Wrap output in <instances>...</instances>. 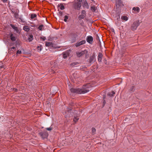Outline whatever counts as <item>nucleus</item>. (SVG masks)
Returning <instances> with one entry per match:
<instances>
[{"instance_id": "4c0bfd02", "label": "nucleus", "mask_w": 152, "mask_h": 152, "mask_svg": "<svg viewBox=\"0 0 152 152\" xmlns=\"http://www.w3.org/2000/svg\"><path fill=\"white\" fill-rule=\"evenodd\" d=\"M75 1H76L79 2L80 3H81L84 0H75Z\"/></svg>"}, {"instance_id": "7ed1b4c3", "label": "nucleus", "mask_w": 152, "mask_h": 152, "mask_svg": "<svg viewBox=\"0 0 152 152\" xmlns=\"http://www.w3.org/2000/svg\"><path fill=\"white\" fill-rule=\"evenodd\" d=\"M73 111L71 109L67 108L65 112V117L67 118L72 116L73 115Z\"/></svg>"}, {"instance_id": "c03bdc74", "label": "nucleus", "mask_w": 152, "mask_h": 152, "mask_svg": "<svg viewBox=\"0 0 152 152\" xmlns=\"http://www.w3.org/2000/svg\"><path fill=\"white\" fill-rule=\"evenodd\" d=\"M31 26L32 27H35V25H31Z\"/></svg>"}, {"instance_id": "39448f33", "label": "nucleus", "mask_w": 152, "mask_h": 152, "mask_svg": "<svg viewBox=\"0 0 152 152\" xmlns=\"http://www.w3.org/2000/svg\"><path fill=\"white\" fill-rule=\"evenodd\" d=\"M88 51L86 50H84L80 52H78L77 53V55L78 57H80L85 54H86Z\"/></svg>"}, {"instance_id": "412c9836", "label": "nucleus", "mask_w": 152, "mask_h": 152, "mask_svg": "<svg viewBox=\"0 0 152 152\" xmlns=\"http://www.w3.org/2000/svg\"><path fill=\"white\" fill-rule=\"evenodd\" d=\"M121 19L126 21L128 20V18L127 17L125 16H122L121 17Z\"/></svg>"}, {"instance_id": "0eeeda50", "label": "nucleus", "mask_w": 152, "mask_h": 152, "mask_svg": "<svg viewBox=\"0 0 152 152\" xmlns=\"http://www.w3.org/2000/svg\"><path fill=\"white\" fill-rule=\"evenodd\" d=\"M82 3L83 6L84 8L87 9L89 8V6L86 0H84Z\"/></svg>"}, {"instance_id": "49530a36", "label": "nucleus", "mask_w": 152, "mask_h": 152, "mask_svg": "<svg viewBox=\"0 0 152 152\" xmlns=\"http://www.w3.org/2000/svg\"><path fill=\"white\" fill-rule=\"evenodd\" d=\"M119 0V3H121V0Z\"/></svg>"}, {"instance_id": "2f4dec72", "label": "nucleus", "mask_w": 152, "mask_h": 152, "mask_svg": "<svg viewBox=\"0 0 152 152\" xmlns=\"http://www.w3.org/2000/svg\"><path fill=\"white\" fill-rule=\"evenodd\" d=\"M96 132V129L94 128H92V133L94 134Z\"/></svg>"}, {"instance_id": "c85d7f7f", "label": "nucleus", "mask_w": 152, "mask_h": 152, "mask_svg": "<svg viewBox=\"0 0 152 152\" xmlns=\"http://www.w3.org/2000/svg\"><path fill=\"white\" fill-rule=\"evenodd\" d=\"M133 10L138 12L139 11V9L138 7H134L133 8Z\"/></svg>"}, {"instance_id": "4be33fe9", "label": "nucleus", "mask_w": 152, "mask_h": 152, "mask_svg": "<svg viewBox=\"0 0 152 152\" xmlns=\"http://www.w3.org/2000/svg\"><path fill=\"white\" fill-rule=\"evenodd\" d=\"M79 118L77 117H76L75 116V118L73 119V121L75 122H76L79 120Z\"/></svg>"}, {"instance_id": "cd10ccee", "label": "nucleus", "mask_w": 152, "mask_h": 152, "mask_svg": "<svg viewBox=\"0 0 152 152\" xmlns=\"http://www.w3.org/2000/svg\"><path fill=\"white\" fill-rule=\"evenodd\" d=\"M10 25L11 27L15 30H16L17 29V27L11 24Z\"/></svg>"}, {"instance_id": "ea45409f", "label": "nucleus", "mask_w": 152, "mask_h": 152, "mask_svg": "<svg viewBox=\"0 0 152 152\" xmlns=\"http://www.w3.org/2000/svg\"><path fill=\"white\" fill-rule=\"evenodd\" d=\"M13 91L14 92H17L18 91V90L17 89L15 88H14L13 89Z\"/></svg>"}, {"instance_id": "dca6fc26", "label": "nucleus", "mask_w": 152, "mask_h": 152, "mask_svg": "<svg viewBox=\"0 0 152 152\" xmlns=\"http://www.w3.org/2000/svg\"><path fill=\"white\" fill-rule=\"evenodd\" d=\"M86 16L83 15L81 14L79 15L78 18L80 20H81V19H84Z\"/></svg>"}, {"instance_id": "58836bf2", "label": "nucleus", "mask_w": 152, "mask_h": 152, "mask_svg": "<svg viewBox=\"0 0 152 152\" xmlns=\"http://www.w3.org/2000/svg\"><path fill=\"white\" fill-rule=\"evenodd\" d=\"M62 12H61V11H59V15H60V16H62Z\"/></svg>"}, {"instance_id": "4468645a", "label": "nucleus", "mask_w": 152, "mask_h": 152, "mask_svg": "<svg viewBox=\"0 0 152 152\" xmlns=\"http://www.w3.org/2000/svg\"><path fill=\"white\" fill-rule=\"evenodd\" d=\"M58 6L61 10H63L65 8L64 6L62 4L58 5Z\"/></svg>"}, {"instance_id": "f03ea898", "label": "nucleus", "mask_w": 152, "mask_h": 152, "mask_svg": "<svg viewBox=\"0 0 152 152\" xmlns=\"http://www.w3.org/2000/svg\"><path fill=\"white\" fill-rule=\"evenodd\" d=\"M73 7L76 10H80V7L81 6V4L78 1H76L74 0L72 2Z\"/></svg>"}, {"instance_id": "20e7f679", "label": "nucleus", "mask_w": 152, "mask_h": 152, "mask_svg": "<svg viewBox=\"0 0 152 152\" xmlns=\"http://www.w3.org/2000/svg\"><path fill=\"white\" fill-rule=\"evenodd\" d=\"M39 134L43 139L47 138L48 135L47 132H40L39 133Z\"/></svg>"}, {"instance_id": "473e14b6", "label": "nucleus", "mask_w": 152, "mask_h": 152, "mask_svg": "<svg viewBox=\"0 0 152 152\" xmlns=\"http://www.w3.org/2000/svg\"><path fill=\"white\" fill-rule=\"evenodd\" d=\"M81 14L83 15L86 16V11L84 10H82L81 11Z\"/></svg>"}, {"instance_id": "c9c22d12", "label": "nucleus", "mask_w": 152, "mask_h": 152, "mask_svg": "<svg viewBox=\"0 0 152 152\" xmlns=\"http://www.w3.org/2000/svg\"><path fill=\"white\" fill-rule=\"evenodd\" d=\"M37 49L38 50H39L40 51H41L42 50V48L41 46H38L37 47Z\"/></svg>"}, {"instance_id": "2eb2a0df", "label": "nucleus", "mask_w": 152, "mask_h": 152, "mask_svg": "<svg viewBox=\"0 0 152 152\" xmlns=\"http://www.w3.org/2000/svg\"><path fill=\"white\" fill-rule=\"evenodd\" d=\"M31 16V19H34L35 18H36L37 17V15L35 14H31L30 15Z\"/></svg>"}, {"instance_id": "9d476101", "label": "nucleus", "mask_w": 152, "mask_h": 152, "mask_svg": "<svg viewBox=\"0 0 152 152\" xmlns=\"http://www.w3.org/2000/svg\"><path fill=\"white\" fill-rule=\"evenodd\" d=\"M93 40V37L91 36H88L86 38L87 41L90 44H91Z\"/></svg>"}, {"instance_id": "c756f323", "label": "nucleus", "mask_w": 152, "mask_h": 152, "mask_svg": "<svg viewBox=\"0 0 152 152\" xmlns=\"http://www.w3.org/2000/svg\"><path fill=\"white\" fill-rule=\"evenodd\" d=\"M43 27V25H41L39 26L38 28L39 29V30L41 31Z\"/></svg>"}, {"instance_id": "f3484780", "label": "nucleus", "mask_w": 152, "mask_h": 152, "mask_svg": "<svg viewBox=\"0 0 152 152\" xmlns=\"http://www.w3.org/2000/svg\"><path fill=\"white\" fill-rule=\"evenodd\" d=\"M115 94V92L114 91H112L111 93H108L107 95L110 96H113V95Z\"/></svg>"}, {"instance_id": "f704fd0d", "label": "nucleus", "mask_w": 152, "mask_h": 152, "mask_svg": "<svg viewBox=\"0 0 152 152\" xmlns=\"http://www.w3.org/2000/svg\"><path fill=\"white\" fill-rule=\"evenodd\" d=\"M14 16H15V17L16 18H18V14H17L16 13H15L14 14Z\"/></svg>"}, {"instance_id": "6ab92c4d", "label": "nucleus", "mask_w": 152, "mask_h": 152, "mask_svg": "<svg viewBox=\"0 0 152 152\" xmlns=\"http://www.w3.org/2000/svg\"><path fill=\"white\" fill-rule=\"evenodd\" d=\"M91 10L92 12H95L96 11V8L94 6H93L91 7Z\"/></svg>"}, {"instance_id": "9b49d317", "label": "nucleus", "mask_w": 152, "mask_h": 152, "mask_svg": "<svg viewBox=\"0 0 152 152\" xmlns=\"http://www.w3.org/2000/svg\"><path fill=\"white\" fill-rule=\"evenodd\" d=\"M102 55L101 53H99L98 56V61L99 62H101V60L102 58Z\"/></svg>"}, {"instance_id": "79ce46f5", "label": "nucleus", "mask_w": 152, "mask_h": 152, "mask_svg": "<svg viewBox=\"0 0 152 152\" xmlns=\"http://www.w3.org/2000/svg\"><path fill=\"white\" fill-rule=\"evenodd\" d=\"M15 47H12V48H11V50L13 51L12 50L14 49H15Z\"/></svg>"}, {"instance_id": "5701e85b", "label": "nucleus", "mask_w": 152, "mask_h": 152, "mask_svg": "<svg viewBox=\"0 0 152 152\" xmlns=\"http://www.w3.org/2000/svg\"><path fill=\"white\" fill-rule=\"evenodd\" d=\"M69 17L67 15H65L64 17V21L65 22H67V19Z\"/></svg>"}, {"instance_id": "a19ab883", "label": "nucleus", "mask_w": 152, "mask_h": 152, "mask_svg": "<svg viewBox=\"0 0 152 152\" xmlns=\"http://www.w3.org/2000/svg\"><path fill=\"white\" fill-rule=\"evenodd\" d=\"M41 38L43 40H45L46 39V38L45 37H41Z\"/></svg>"}, {"instance_id": "de8ad7c7", "label": "nucleus", "mask_w": 152, "mask_h": 152, "mask_svg": "<svg viewBox=\"0 0 152 152\" xmlns=\"http://www.w3.org/2000/svg\"><path fill=\"white\" fill-rule=\"evenodd\" d=\"M105 98V97H104V99Z\"/></svg>"}, {"instance_id": "a18cd8bd", "label": "nucleus", "mask_w": 152, "mask_h": 152, "mask_svg": "<svg viewBox=\"0 0 152 152\" xmlns=\"http://www.w3.org/2000/svg\"><path fill=\"white\" fill-rule=\"evenodd\" d=\"M4 2H6L7 0H2Z\"/></svg>"}, {"instance_id": "423d86ee", "label": "nucleus", "mask_w": 152, "mask_h": 152, "mask_svg": "<svg viewBox=\"0 0 152 152\" xmlns=\"http://www.w3.org/2000/svg\"><path fill=\"white\" fill-rule=\"evenodd\" d=\"M139 25V24L137 22H134L132 25L131 27L132 30L133 31L135 30Z\"/></svg>"}, {"instance_id": "1a4fd4ad", "label": "nucleus", "mask_w": 152, "mask_h": 152, "mask_svg": "<svg viewBox=\"0 0 152 152\" xmlns=\"http://www.w3.org/2000/svg\"><path fill=\"white\" fill-rule=\"evenodd\" d=\"M86 41L85 40H82L80 42H77L75 44V46L76 47H78L80 46L85 43Z\"/></svg>"}, {"instance_id": "f257e3e1", "label": "nucleus", "mask_w": 152, "mask_h": 152, "mask_svg": "<svg viewBox=\"0 0 152 152\" xmlns=\"http://www.w3.org/2000/svg\"><path fill=\"white\" fill-rule=\"evenodd\" d=\"M70 90L72 92L78 94H85L89 91V90L87 88H85L84 87L81 89L72 88L70 89Z\"/></svg>"}, {"instance_id": "bb28decb", "label": "nucleus", "mask_w": 152, "mask_h": 152, "mask_svg": "<svg viewBox=\"0 0 152 152\" xmlns=\"http://www.w3.org/2000/svg\"><path fill=\"white\" fill-rule=\"evenodd\" d=\"M5 68L4 66L3 65L2 63H0V69H4Z\"/></svg>"}, {"instance_id": "37998d69", "label": "nucleus", "mask_w": 152, "mask_h": 152, "mask_svg": "<svg viewBox=\"0 0 152 152\" xmlns=\"http://www.w3.org/2000/svg\"><path fill=\"white\" fill-rule=\"evenodd\" d=\"M106 103V102H105V100H104L103 102V106H104V105H105V104Z\"/></svg>"}, {"instance_id": "aec40b11", "label": "nucleus", "mask_w": 152, "mask_h": 152, "mask_svg": "<svg viewBox=\"0 0 152 152\" xmlns=\"http://www.w3.org/2000/svg\"><path fill=\"white\" fill-rule=\"evenodd\" d=\"M13 34H11L10 35L11 39L12 41H15L16 40L15 37L13 36Z\"/></svg>"}, {"instance_id": "a211bd4d", "label": "nucleus", "mask_w": 152, "mask_h": 152, "mask_svg": "<svg viewBox=\"0 0 152 152\" xmlns=\"http://www.w3.org/2000/svg\"><path fill=\"white\" fill-rule=\"evenodd\" d=\"M29 37L28 38V40L29 42H31L32 41V40L33 39V36L32 35H29Z\"/></svg>"}, {"instance_id": "7c9ffc66", "label": "nucleus", "mask_w": 152, "mask_h": 152, "mask_svg": "<svg viewBox=\"0 0 152 152\" xmlns=\"http://www.w3.org/2000/svg\"><path fill=\"white\" fill-rule=\"evenodd\" d=\"M52 45V43L50 42H47L46 43L45 45L46 46H49Z\"/></svg>"}, {"instance_id": "393cba45", "label": "nucleus", "mask_w": 152, "mask_h": 152, "mask_svg": "<svg viewBox=\"0 0 152 152\" xmlns=\"http://www.w3.org/2000/svg\"><path fill=\"white\" fill-rule=\"evenodd\" d=\"M45 129L48 131H50L53 129V127H52V126L49 128H46Z\"/></svg>"}, {"instance_id": "f8f14e48", "label": "nucleus", "mask_w": 152, "mask_h": 152, "mask_svg": "<svg viewBox=\"0 0 152 152\" xmlns=\"http://www.w3.org/2000/svg\"><path fill=\"white\" fill-rule=\"evenodd\" d=\"M69 52L68 51L64 52L63 53V57L64 58H66L69 55Z\"/></svg>"}, {"instance_id": "6e6552de", "label": "nucleus", "mask_w": 152, "mask_h": 152, "mask_svg": "<svg viewBox=\"0 0 152 152\" xmlns=\"http://www.w3.org/2000/svg\"><path fill=\"white\" fill-rule=\"evenodd\" d=\"M95 57L94 55L93 54L91 56H90L89 60V62L91 64H92L95 61Z\"/></svg>"}, {"instance_id": "b1692460", "label": "nucleus", "mask_w": 152, "mask_h": 152, "mask_svg": "<svg viewBox=\"0 0 152 152\" xmlns=\"http://www.w3.org/2000/svg\"><path fill=\"white\" fill-rule=\"evenodd\" d=\"M77 64V63L76 62H75L72 63L70 64V65L72 66H74L75 65H76Z\"/></svg>"}, {"instance_id": "e433bc0d", "label": "nucleus", "mask_w": 152, "mask_h": 152, "mask_svg": "<svg viewBox=\"0 0 152 152\" xmlns=\"http://www.w3.org/2000/svg\"><path fill=\"white\" fill-rule=\"evenodd\" d=\"M21 53V50H18L17 51L16 54H20Z\"/></svg>"}, {"instance_id": "ddd939ff", "label": "nucleus", "mask_w": 152, "mask_h": 152, "mask_svg": "<svg viewBox=\"0 0 152 152\" xmlns=\"http://www.w3.org/2000/svg\"><path fill=\"white\" fill-rule=\"evenodd\" d=\"M23 29L26 31L28 32L30 30L28 26H24L23 27Z\"/></svg>"}, {"instance_id": "a878e982", "label": "nucleus", "mask_w": 152, "mask_h": 152, "mask_svg": "<svg viewBox=\"0 0 152 152\" xmlns=\"http://www.w3.org/2000/svg\"><path fill=\"white\" fill-rule=\"evenodd\" d=\"M19 21H21L23 23L25 22L24 19L22 18V17H20L19 18Z\"/></svg>"}, {"instance_id": "72a5a7b5", "label": "nucleus", "mask_w": 152, "mask_h": 152, "mask_svg": "<svg viewBox=\"0 0 152 152\" xmlns=\"http://www.w3.org/2000/svg\"><path fill=\"white\" fill-rule=\"evenodd\" d=\"M134 90V86H132L130 88V90L131 91H133Z\"/></svg>"}]
</instances>
